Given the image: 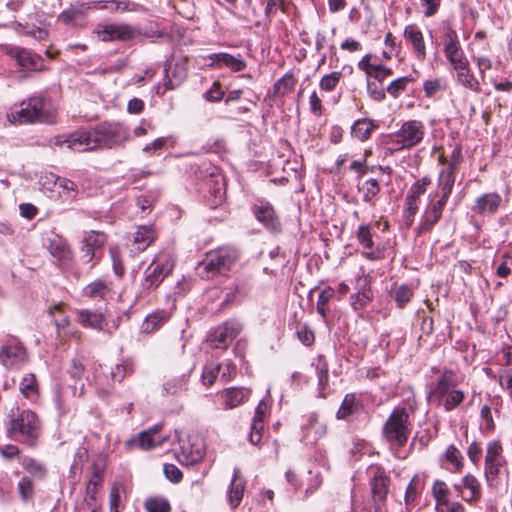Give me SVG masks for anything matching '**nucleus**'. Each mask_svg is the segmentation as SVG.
Here are the masks:
<instances>
[{"label": "nucleus", "mask_w": 512, "mask_h": 512, "mask_svg": "<svg viewBox=\"0 0 512 512\" xmlns=\"http://www.w3.org/2000/svg\"><path fill=\"white\" fill-rule=\"evenodd\" d=\"M40 422L37 415L30 410H23L16 417L10 420L7 428V435L10 438L20 436V441L35 446L39 436Z\"/></svg>", "instance_id": "f257e3e1"}, {"label": "nucleus", "mask_w": 512, "mask_h": 512, "mask_svg": "<svg viewBox=\"0 0 512 512\" xmlns=\"http://www.w3.org/2000/svg\"><path fill=\"white\" fill-rule=\"evenodd\" d=\"M409 414L405 408H395L383 427L385 440L393 447H403L407 443L410 428Z\"/></svg>", "instance_id": "f03ea898"}, {"label": "nucleus", "mask_w": 512, "mask_h": 512, "mask_svg": "<svg viewBox=\"0 0 512 512\" xmlns=\"http://www.w3.org/2000/svg\"><path fill=\"white\" fill-rule=\"evenodd\" d=\"M175 434L179 442V450L176 452L177 460L187 466L199 463L206 452L204 439L198 433L183 434L176 431Z\"/></svg>", "instance_id": "7ed1b4c3"}, {"label": "nucleus", "mask_w": 512, "mask_h": 512, "mask_svg": "<svg viewBox=\"0 0 512 512\" xmlns=\"http://www.w3.org/2000/svg\"><path fill=\"white\" fill-rule=\"evenodd\" d=\"M425 126L419 120L405 121L398 131L389 135L394 150L411 149L422 142Z\"/></svg>", "instance_id": "20e7f679"}, {"label": "nucleus", "mask_w": 512, "mask_h": 512, "mask_svg": "<svg viewBox=\"0 0 512 512\" xmlns=\"http://www.w3.org/2000/svg\"><path fill=\"white\" fill-rule=\"evenodd\" d=\"M29 360L23 343L15 336L7 335L0 347V363L8 370H19Z\"/></svg>", "instance_id": "39448f33"}, {"label": "nucleus", "mask_w": 512, "mask_h": 512, "mask_svg": "<svg viewBox=\"0 0 512 512\" xmlns=\"http://www.w3.org/2000/svg\"><path fill=\"white\" fill-rule=\"evenodd\" d=\"M238 258L236 249L231 247H222L206 254L205 259L200 264L203 266L206 277L210 278L218 273L229 270Z\"/></svg>", "instance_id": "423d86ee"}, {"label": "nucleus", "mask_w": 512, "mask_h": 512, "mask_svg": "<svg viewBox=\"0 0 512 512\" xmlns=\"http://www.w3.org/2000/svg\"><path fill=\"white\" fill-rule=\"evenodd\" d=\"M96 149L114 148L130 139L128 131L119 124L104 123L93 128Z\"/></svg>", "instance_id": "0eeeda50"}, {"label": "nucleus", "mask_w": 512, "mask_h": 512, "mask_svg": "<svg viewBox=\"0 0 512 512\" xmlns=\"http://www.w3.org/2000/svg\"><path fill=\"white\" fill-rule=\"evenodd\" d=\"M172 269L173 261L168 254L156 256L144 271L143 289L151 290L158 287Z\"/></svg>", "instance_id": "6e6552de"}, {"label": "nucleus", "mask_w": 512, "mask_h": 512, "mask_svg": "<svg viewBox=\"0 0 512 512\" xmlns=\"http://www.w3.org/2000/svg\"><path fill=\"white\" fill-rule=\"evenodd\" d=\"M505 465L506 461L501 444L498 441L489 442L486 448L484 473L490 487L497 485L498 476Z\"/></svg>", "instance_id": "1a4fd4ad"}, {"label": "nucleus", "mask_w": 512, "mask_h": 512, "mask_svg": "<svg viewBox=\"0 0 512 512\" xmlns=\"http://www.w3.org/2000/svg\"><path fill=\"white\" fill-rule=\"evenodd\" d=\"M93 33L103 42L127 41L138 37L140 30L130 24L120 23L98 25Z\"/></svg>", "instance_id": "9d476101"}, {"label": "nucleus", "mask_w": 512, "mask_h": 512, "mask_svg": "<svg viewBox=\"0 0 512 512\" xmlns=\"http://www.w3.org/2000/svg\"><path fill=\"white\" fill-rule=\"evenodd\" d=\"M164 72L163 89L161 85L155 87L158 95H163L167 90L179 87L186 80L188 75V58H180L174 63L173 67L171 65L166 67Z\"/></svg>", "instance_id": "9b49d317"}, {"label": "nucleus", "mask_w": 512, "mask_h": 512, "mask_svg": "<svg viewBox=\"0 0 512 512\" xmlns=\"http://www.w3.org/2000/svg\"><path fill=\"white\" fill-rule=\"evenodd\" d=\"M242 326L237 321H227L217 327L208 337L210 347L213 349H226L240 333Z\"/></svg>", "instance_id": "f8f14e48"}, {"label": "nucleus", "mask_w": 512, "mask_h": 512, "mask_svg": "<svg viewBox=\"0 0 512 512\" xmlns=\"http://www.w3.org/2000/svg\"><path fill=\"white\" fill-rule=\"evenodd\" d=\"M26 104L32 111V120L52 124L56 121V111L50 101L41 95H35L26 100Z\"/></svg>", "instance_id": "ddd939ff"}, {"label": "nucleus", "mask_w": 512, "mask_h": 512, "mask_svg": "<svg viewBox=\"0 0 512 512\" xmlns=\"http://www.w3.org/2000/svg\"><path fill=\"white\" fill-rule=\"evenodd\" d=\"M205 59L209 61L207 66L212 69L227 68L231 72H241L247 67L241 54L232 55L227 52H218L206 56Z\"/></svg>", "instance_id": "4468645a"}, {"label": "nucleus", "mask_w": 512, "mask_h": 512, "mask_svg": "<svg viewBox=\"0 0 512 512\" xmlns=\"http://www.w3.org/2000/svg\"><path fill=\"white\" fill-rule=\"evenodd\" d=\"M447 204L445 199H436V195H429V203L427 204L418 226L419 232H429L438 223L442 217L444 207Z\"/></svg>", "instance_id": "2eb2a0df"}, {"label": "nucleus", "mask_w": 512, "mask_h": 512, "mask_svg": "<svg viewBox=\"0 0 512 512\" xmlns=\"http://www.w3.org/2000/svg\"><path fill=\"white\" fill-rule=\"evenodd\" d=\"M458 384V378L452 370L443 371L430 391L429 399L441 403V399H445L450 393L457 390Z\"/></svg>", "instance_id": "dca6fc26"}, {"label": "nucleus", "mask_w": 512, "mask_h": 512, "mask_svg": "<svg viewBox=\"0 0 512 512\" xmlns=\"http://www.w3.org/2000/svg\"><path fill=\"white\" fill-rule=\"evenodd\" d=\"M357 292L350 297V305L355 312L362 311L373 299L371 280L367 275H361L356 280Z\"/></svg>", "instance_id": "f3484780"}, {"label": "nucleus", "mask_w": 512, "mask_h": 512, "mask_svg": "<svg viewBox=\"0 0 512 512\" xmlns=\"http://www.w3.org/2000/svg\"><path fill=\"white\" fill-rule=\"evenodd\" d=\"M369 474L371 475L370 485L373 501L375 503L383 502L388 493L390 478L380 466L370 467Z\"/></svg>", "instance_id": "a211bd4d"}, {"label": "nucleus", "mask_w": 512, "mask_h": 512, "mask_svg": "<svg viewBox=\"0 0 512 512\" xmlns=\"http://www.w3.org/2000/svg\"><path fill=\"white\" fill-rule=\"evenodd\" d=\"M256 219L271 232H279L281 230L280 220L273 206L266 201H258L252 208Z\"/></svg>", "instance_id": "6ab92c4d"}, {"label": "nucleus", "mask_w": 512, "mask_h": 512, "mask_svg": "<svg viewBox=\"0 0 512 512\" xmlns=\"http://www.w3.org/2000/svg\"><path fill=\"white\" fill-rule=\"evenodd\" d=\"M161 429L160 425H155L148 430L142 431L137 437H134L126 442L129 448L139 447L143 450H149L155 446H160L165 439L156 438V435Z\"/></svg>", "instance_id": "aec40b11"}, {"label": "nucleus", "mask_w": 512, "mask_h": 512, "mask_svg": "<svg viewBox=\"0 0 512 512\" xmlns=\"http://www.w3.org/2000/svg\"><path fill=\"white\" fill-rule=\"evenodd\" d=\"M302 440L306 444H314L319 438L326 434V426L318 422V415L314 412L305 416V423L302 425Z\"/></svg>", "instance_id": "412c9836"}, {"label": "nucleus", "mask_w": 512, "mask_h": 512, "mask_svg": "<svg viewBox=\"0 0 512 512\" xmlns=\"http://www.w3.org/2000/svg\"><path fill=\"white\" fill-rule=\"evenodd\" d=\"M404 38L412 45L413 53L419 61L426 59V46L421 30L415 24L407 25L404 29Z\"/></svg>", "instance_id": "4be33fe9"}, {"label": "nucleus", "mask_w": 512, "mask_h": 512, "mask_svg": "<svg viewBox=\"0 0 512 512\" xmlns=\"http://www.w3.org/2000/svg\"><path fill=\"white\" fill-rule=\"evenodd\" d=\"M68 148L76 152L95 150L93 129L76 131L68 135Z\"/></svg>", "instance_id": "5701e85b"}, {"label": "nucleus", "mask_w": 512, "mask_h": 512, "mask_svg": "<svg viewBox=\"0 0 512 512\" xmlns=\"http://www.w3.org/2000/svg\"><path fill=\"white\" fill-rule=\"evenodd\" d=\"M7 53L15 58L17 64L27 70H38L41 67V58L30 50L20 47H10Z\"/></svg>", "instance_id": "b1692460"}, {"label": "nucleus", "mask_w": 512, "mask_h": 512, "mask_svg": "<svg viewBox=\"0 0 512 512\" xmlns=\"http://www.w3.org/2000/svg\"><path fill=\"white\" fill-rule=\"evenodd\" d=\"M502 202V198L497 193H485L478 197L475 205L472 207V212L478 215L495 214Z\"/></svg>", "instance_id": "393cba45"}, {"label": "nucleus", "mask_w": 512, "mask_h": 512, "mask_svg": "<svg viewBox=\"0 0 512 512\" xmlns=\"http://www.w3.org/2000/svg\"><path fill=\"white\" fill-rule=\"evenodd\" d=\"M246 481L241 476V471L238 467L233 470L231 483L227 491V499L231 508H237L243 498Z\"/></svg>", "instance_id": "a878e982"}, {"label": "nucleus", "mask_w": 512, "mask_h": 512, "mask_svg": "<svg viewBox=\"0 0 512 512\" xmlns=\"http://www.w3.org/2000/svg\"><path fill=\"white\" fill-rule=\"evenodd\" d=\"M268 411V404L264 400H261L255 409V414L251 423L249 441L253 445L258 444L261 440L262 431L264 429V417L268 414Z\"/></svg>", "instance_id": "bb28decb"}, {"label": "nucleus", "mask_w": 512, "mask_h": 512, "mask_svg": "<svg viewBox=\"0 0 512 512\" xmlns=\"http://www.w3.org/2000/svg\"><path fill=\"white\" fill-rule=\"evenodd\" d=\"M112 293V283L104 279H96L82 289V296L95 300H106Z\"/></svg>", "instance_id": "cd10ccee"}, {"label": "nucleus", "mask_w": 512, "mask_h": 512, "mask_svg": "<svg viewBox=\"0 0 512 512\" xmlns=\"http://www.w3.org/2000/svg\"><path fill=\"white\" fill-rule=\"evenodd\" d=\"M63 303H58L51 306L48 313L53 317V322L57 330V337L60 340H66L69 337L75 336L76 331L69 330L70 320L68 316L63 315L60 318H56V313H60L63 308Z\"/></svg>", "instance_id": "c85d7f7f"}, {"label": "nucleus", "mask_w": 512, "mask_h": 512, "mask_svg": "<svg viewBox=\"0 0 512 512\" xmlns=\"http://www.w3.org/2000/svg\"><path fill=\"white\" fill-rule=\"evenodd\" d=\"M78 322L85 328L102 331L107 322L103 313L89 309H82L77 312Z\"/></svg>", "instance_id": "c756f323"}, {"label": "nucleus", "mask_w": 512, "mask_h": 512, "mask_svg": "<svg viewBox=\"0 0 512 512\" xmlns=\"http://www.w3.org/2000/svg\"><path fill=\"white\" fill-rule=\"evenodd\" d=\"M454 489L465 501H472L480 497L478 480L472 475L465 476L460 483L454 485Z\"/></svg>", "instance_id": "7c9ffc66"}, {"label": "nucleus", "mask_w": 512, "mask_h": 512, "mask_svg": "<svg viewBox=\"0 0 512 512\" xmlns=\"http://www.w3.org/2000/svg\"><path fill=\"white\" fill-rule=\"evenodd\" d=\"M250 396V390L246 388L230 387L221 393L225 409H233L246 402Z\"/></svg>", "instance_id": "2f4dec72"}, {"label": "nucleus", "mask_w": 512, "mask_h": 512, "mask_svg": "<svg viewBox=\"0 0 512 512\" xmlns=\"http://www.w3.org/2000/svg\"><path fill=\"white\" fill-rule=\"evenodd\" d=\"M357 240L359 244L365 248L370 250L369 252H365L364 256L369 260H377L381 258L380 250H372L373 248V234L371 232V227L369 225H361L357 230Z\"/></svg>", "instance_id": "473e14b6"}, {"label": "nucleus", "mask_w": 512, "mask_h": 512, "mask_svg": "<svg viewBox=\"0 0 512 512\" xmlns=\"http://www.w3.org/2000/svg\"><path fill=\"white\" fill-rule=\"evenodd\" d=\"M87 9H89V6L84 3L70 6L59 14L58 20L67 25H79L82 21L85 20V12Z\"/></svg>", "instance_id": "72a5a7b5"}, {"label": "nucleus", "mask_w": 512, "mask_h": 512, "mask_svg": "<svg viewBox=\"0 0 512 512\" xmlns=\"http://www.w3.org/2000/svg\"><path fill=\"white\" fill-rule=\"evenodd\" d=\"M156 238L155 230L152 226H139L133 236L134 251H144Z\"/></svg>", "instance_id": "f704fd0d"}, {"label": "nucleus", "mask_w": 512, "mask_h": 512, "mask_svg": "<svg viewBox=\"0 0 512 512\" xmlns=\"http://www.w3.org/2000/svg\"><path fill=\"white\" fill-rule=\"evenodd\" d=\"M32 111L23 100L19 104L13 105L7 113V119L13 124H28L33 123Z\"/></svg>", "instance_id": "c9c22d12"}, {"label": "nucleus", "mask_w": 512, "mask_h": 512, "mask_svg": "<svg viewBox=\"0 0 512 512\" xmlns=\"http://www.w3.org/2000/svg\"><path fill=\"white\" fill-rule=\"evenodd\" d=\"M456 172L447 168L440 170L437 179V188L440 192V198L448 201L454 187Z\"/></svg>", "instance_id": "e433bc0d"}, {"label": "nucleus", "mask_w": 512, "mask_h": 512, "mask_svg": "<svg viewBox=\"0 0 512 512\" xmlns=\"http://www.w3.org/2000/svg\"><path fill=\"white\" fill-rule=\"evenodd\" d=\"M377 128V124L368 118L356 120L351 127V135L353 138L364 142L367 141L372 132Z\"/></svg>", "instance_id": "4c0bfd02"}, {"label": "nucleus", "mask_w": 512, "mask_h": 512, "mask_svg": "<svg viewBox=\"0 0 512 512\" xmlns=\"http://www.w3.org/2000/svg\"><path fill=\"white\" fill-rule=\"evenodd\" d=\"M19 391L26 399L34 402L39 397V385L36 376L28 373L23 376L19 383Z\"/></svg>", "instance_id": "58836bf2"}, {"label": "nucleus", "mask_w": 512, "mask_h": 512, "mask_svg": "<svg viewBox=\"0 0 512 512\" xmlns=\"http://www.w3.org/2000/svg\"><path fill=\"white\" fill-rule=\"evenodd\" d=\"M457 71V80L461 83L465 88L470 89L476 93L481 91L480 83L478 79L474 76L469 67V61L465 68H454Z\"/></svg>", "instance_id": "ea45409f"}, {"label": "nucleus", "mask_w": 512, "mask_h": 512, "mask_svg": "<svg viewBox=\"0 0 512 512\" xmlns=\"http://www.w3.org/2000/svg\"><path fill=\"white\" fill-rule=\"evenodd\" d=\"M444 54L453 68H465L468 62L460 42L450 48L444 49Z\"/></svg>", "instance_id": "a19ab883"}, {"label": "nucleus", "mask_w": 512, "mask_h": 512, "mask_svg": "<svg viewBox=\"0 0 512 512\" xmlns=\"http://www.w3.org/2000/svg\"><path fill=\"white\" fill-rule=\"evenodd\" d=\"M48 249L58 260H66L70 255L69 247L64 239L55 235L49 240Z\"/></svg>", "instance_id": "79ce46f5"}, {"label": "nucleus", "mask_w": 512, "mask_h": 512, "mask_svg": "<svg viewBox=\"0 0 512 512\" xmlns=\"http://www.w3.org/2000/svg\"><path fill=\"white\" fill-rule=\"evenodd\" d=\"M167 320V315L164 311H156L148 315L141 325L143 333H152L160 328Z\"/></svg>", "instance_id": "37998d69"}, {"label": "nucleus", "mask_w": 512, "mask_h": 512, "mask_svg": "<svg viewBox=\"0 0 512 512\" xmlns=\"http://www.w3.org/2000/svg\"><path fill=\"white\" fill-rule=\"evenodd\" d=\"M54 184L60 189L59 194L68 200H75L78 195V186L70 179L56 177Z\"/></svg>", "instance_id": "c03bdc74"}, {"label": "nucleus", "mask_w": 512, "mask_h": 512, "mask_svg": "<svg viewBox=\"0 0 512 512\" xmlns=\"http://www.w3.org/2000/svg\"><path fill=\"white\" fill-rule=\"evenodd\" d=\"M360 190L363 192V201L371 206L375 205V197L380 192V185L377 179L366 180Z\"/></svg>", "instance_id": "a18cd8bd"}, {"label": "nucleus", "mask_w": 512, "mask_h": 512, "mask_svg": "<svg viewBox=\"0 0 512 512\" xmlns=\"http://www.w3.org/2000/svg\"><path fill=\"white\" fill-rule=\"evenodd\" d=\"M21 465L28 473L38 479L44 478L47 474L45 466L31 457H23L21 459Z\"/></svg>", "instance_id": "49530a36"}, {"label": "nucleus", "mask_w": 512, "mask_h": 512, "mask_svg": "<svg viewBox=\"0 0 512 512\" xmlns=\"http://www.w3.org/2000/svg\"><path fill=\"white\" fill-rule=\"evenodd\" d=\"M358 409V403L356 402V397L354 394H347L342 404L337 411V417L339 419H345L348 416L354 414Z\"/></svg>", "instance_id": "de8ad7c7"}, {"label": "nucleus", "mask_w": 512, "mask_h": 512, "mask_svg": "<svg viewBox=\"0 0 512 512\" xmlns=\"http://www.w3.org/2000/svg\"><path fill=\"white\" fill-rule=\"evenodd\" d=\"M431 180L428 177H423L422 179L417 180L412 184L410 189L407 192L405 199L408 201L417 202L422 194L425 193L428 185H430Z\"/></svg>", "instance_id": "09e8293b"}, {"label": "nucleus", "mask_w": 512, "mask_h": 512, "mask_svg": "<svg viewBox=\"0 0 512 512\" xmlns=\"http://www.w3.org/2000/svg\"><path fill=\"white\" fill-rule=\"evenodd\" d=\"M393 297L397 304V307H405L413 297V291L408 285H400L393 289Z\"/></svg>", "instance_id": "8fccbe9b"}, {"label": "nucleus", "mask_w": 512, "mask_h": 512, "mask_svg": "<svg viewBox=\"0 0 512 512\" xmlns=\"http://www.w3.org/2000/svg\"><path fill=\"white\" fill-rule=\"evenodd\" d=\"M147 512H170L171 506L168 500L161 497H150L144 503Z\"/></svg>", "instance_id": "3c124183"}, {"label": "nucleus", "mask_w": 512, "mask_h": 512, "mask_svg": "<svg viewBox=\"0 0 512 512\" xmlns=\"http://www.w3.org/2000/svg\"><path fill=\"white\" fill-rule=\"evenodd\" d=\"M295 85V79L292 74H285L274 84L275 95L284 96L288 94Z\"/></svg>", "instance_id": "603ef678"}, {"label": "nucleus", "mask_w": 512, "mask_h": 512, "mask_svg": "<svg viewBox=\"0 0 512 512\" xmlns=\"http://www.w3.org/2000/svg\"><path fill=\"white\" fill-rule=\"evenodd\" d=\"M333 296L334 290L331 287H325L319 293L317 300V312L322 316V318H326V314L328 311V303Z\"/></svg>", "instance_id": "864d4df0"}, {"label": "nucleus", "mask_w": 512, "mask_h": 512, "mask_svg": "<svg viewBox=\"0 0 512 512\" xmlns=\"http://www.w3.org/2000/svg\"><path fill=\"white\" fill-rule=\"evenodd\" d=\"M433 496L436 499L437 505H448L449 489L445 482L437 480L432 487Z\"/></svg>", "instance_id": "5fc2aeb1"}, {"label": "nucleus", "mask_w": 512, "mask_h": 512, "mask_svg": "<svg viewBox=\"0 0 512 512\" xmlns=\"http://www.w3.org/2000/svg\"><path fill=\"white\" fill-rule=\"evenodd\" d=\"M342 78V72L334 71L329 74L324 75L319 83L320 88L323 91L330 92L332 91L340 82Z\"/></svg>", "instance_id": "6e6d98bb"}, {"label": "nucleus", "mask_w": 512, "mask_h": 512, "mask_svg": "<svg viewBox=\"0 0 512 512\" xmlns=\"http://www.w3.org/2000/svg\"><path fill=\"white\" fill-rule=\"evenodd\" d=\"M18 491L24 502L31 500L34 495L33 481L29 477H22L18 482Z\"/></svg>", "instance_id": "4d7b16f0"}, {"label": "nucleus", "mask_w": 512, "mask_h": 512, "mask_svg": "<svg viewBox=\"0 0 512 512\" xmlns=\"http://www.w3.org/2000/svg\"><path fill=\"white\" fill-rule=\"evenodd\" d=\"M445 89V82L441 78L428 79L423 83L425 96L431 98L440 90Z\"/></svg>", "instance_id": "13d9d810"}, {"label": "nucleus", "mask_w": 512, "mask_h": 512, "mask_svg": "<svg viewBox=\"0 0 512 512\" xmlns=\"http://www.w3.org/2000/svg\"><path fill=\"white\" fill-rule=\"evenodd\" d=\"M441 39L443 42V50L450 48L460 42L456 30L453 29L449 24L443 25V33L441 35Z\"/></svg>", "instance_id": "bf43d9fd"}, {"label": "nucleus", "mask_w": 512, "mask_h": 512, "mask_svg": "<svg viewBox=\"0 0 512 512\" xmlns=\"http://www.w3.org/2000/svg\"><path fill=\"white\" fill-rule=\"evenodd\" d=\"M465 398L462 390L457 389L455 392L450 393L445 399H441L446 411H451L459 406Z\"/></svg>", "instance_id": "052dcab7"}, {"label": "nucleus", "mask_w": 512, "mask_h": 512, "mask_svg": "<svg viewBox=\"0 0 512 512\" xmlns=\"http://www.w3.org/2000/svg\"><path fill=\"white\" fill-rule=\"evenodd\" d=\"M220 368L221 366L216 363L206 364L201 375L203 384L207 386L212 385L219 374Z\"/></svg>", "instance_id": "680f3d73"}, {"label": "nucleus", "mask_w": 512, "mask_h": 512, "mask_svg": "<svg viewBox=\"0 0 512 512\" xmlns=\"http://www.w3.org/2000/svg\"><path fill=\"white\" fill-rule=\"evenodd\" d=\"M102 475L100 472H95L92 478L88 481L86 486V495L90 499H95L99 487L102 485Z\"/></svg>", "instance_id": "e2e57ef3"}, {"label": "nucleus", "mask_w": 512, "mask_h": 512, "mask_svg": "<svg viewBox=\"0 0 512 512\" xmlns=\"http://www.w3.org/2000/svg\"><path fill=\"white\" fill-rule=\"evenodd\" d=\"M419 484H420V478L418 475H415L410 483L407 486L406 493H405V502L406 504H412L418 495L419 491Z\"/></svg>", "instance_id": "0e129e2a"}, {"label": "nucleus", "mask_w": 512, "mask_h": 512, "mask_svg": "<svg viewBox=\"0 0 512 512\" xmlns=\"http://www.w3.org/2000/svg\"><path fill=\"white\" fill-rule=\"evenodd\" d=\"M105 240L106 238L104 234L95 231L89 232L84 238L86 246L92 247L96 251L103 246Z\"/></svg>", "instance_id": "69168bd1"}, {"label": "nucleus", "mask_w": 512, "mask_h": 512, "mask_svg": "<svg viewBox=\"0 0 512 512\" xmlns=\"http://www.w3.org/2000/svg\"><path fill=\"white\" fill-rule=\"evenodd\" d=\"M410 82L408 77H400L392 81L387 86V92L393 97H397L402 91L406 89L407 84Z\"/></svg>", "instance_id": "338daca9"}, {"label": "nucleus", "mask_w": 512, "mask_h": 512, "mask_svg": "<svg viewBox=\"0 0 512 512\" xmlns=\"http://www.w3.org/2000/svg\"><path fill=\"white\" fill-rule=\"evenodd\" d=\"M498 382L512 399V369H502L499 373Z\"/></svg>", "instance_id": "774afa93"}]
</instances>
